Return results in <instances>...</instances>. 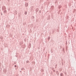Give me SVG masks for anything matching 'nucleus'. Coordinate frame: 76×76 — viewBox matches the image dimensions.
<instances>
[{"label":"nucleus","mask_w":76,"mask_h":76,"mask_svg":"<svg viewBox=\"0 0 76 76\" xmlns=\"http://www.w3.org/2000/svg\"><path fill=\"white\" fill-rule=\"evenodd\" d=\"M50 37H48V41H49V40H50Z\"/></svg>","instance_id":"nucleus-5"},{"label":"nucleus","mask_w":76,"mask_h":76,"mask_svg":"<svg viewBox=\"0 0 76 76\" xmlns=\"http://www.w3.org/2000/svg\"><path fill=\"white\" fill-rule=\"evenodd\" d=\"M61 7V6H59V9H60Z\"/></svg>","instance_id":"nucleus-13"},{"label":"nucleus","mask_w":76,"mask_h":76,"mask_svg":"<svg viewBox=\"0 0 76 76\" xmlns=\"http://www.w3.org/2000/svg\"><path fill=\"white\" fill-rule=\"evenodd\" d=\"M59 75V74L58 73V74H57V75Z\"/></svg>","instance_id":"nucleus-16"},{"label":"nucleus","mask_w":76,"mask_h":76,"mask_svg":"<svg viewBox=\"0 0 76 76\" xmlns=\"http://www.w3.org/2000/svg\"><path fill=\"white\" fill-rule=\"evenodd\" d=\"M58 72V71H57V72H56V73H57Z\"/></svg>","instance_id":"nucleus-17"},{"label":"nucleus","mask_w":76,"mask_h":76,"mask_svg":"<svg viewBox=\"0 0 76 76\" xmlns=\"http://www.w3.org/2000/svg\"><path fill=\"white\" fill-rule=\"evenodd\" d=\"M17 66L16 65H15V66H14V67H16V66Z\"/></svg>","instance_id":"nucleus-10"},{"label":"nucleus","mask_w":76,"mask_h":76,"mask_svg":"<svg viewBox=\"0 0 76 76\" xmlns=\"http://www.w3.org/2000/svg\"><path fill=\"white\" fill-rule=\"evenodd\" d=\"M51 53H53V52H51Z\"/></svg>","instance_id":"nucleus-22"},{"label":"nucleus","mask_w":76,"mask_h":76,"mask_svg":"<svg viewBox=\"0 0 76 76\" xmlns=\"http://www.w3.org/2000/svg\"><path fill=\"white\" fill-rule=\"evenodd\" d=\"M60 76H64V75H63V73H61L60 74Z\"/></svg>","instance_id":"nucleus-3"},{"label":"nucleus","mask_w":76,"mask_h":76,"mask_svg":"<svg viewBox=\"0 0 76 76\" xmlns=\"http://www.w3.org/2000/svg\"><path fill=\"white\" fill-rule=\"evenodd\" d=\"M28 62L27 61V63H28Z\"/></svg>","instance_id":"nucleus-18"},{"label":"nucleus","mask_w":76,"mask_h":76,"mask_svg":"<svg viewBox=\"0 0 76 76\" xmlns=\"http://www.w3.org/2000/svg\"><path fill=\"white\" fill-rule=\"evenodd\" d=\"M63 51H64V49H63Z\"/></svg>","instance_id":"nucleus-15"},{"label":"nucleus","mask_w":76,"mask_h":76,"mask_svg":"<svg viewBox=\"0 0 76 76\" xmlns=\"http://www.w3.org/2000/svg\"><path fill=\"white\" fill-rule=\"evenodd\" d=\"M41 72H44V69H42L41 70Z\"/></svg>","instance_id":"nucleus-7"},{"label":"nucleus","mask_w":76,"mask_h":76,"mask_svg":"<svg viewBox=\"0 0 76 76\" xmlns=\"http://www.w3.org/2000/svg\"><path fill=\"white\" fill-rule=\"evenodd\" d=\"M39 12L40 13H41V10H39Z\"/></svg>","instance_id":"nucleus-9"},{"label":"nucleus","mask_w":76,"mask_h":76,"mask_svg":"<svg viewBox=\"0 0 76 76\" xmlns=\"http://www.w3.org/2000/svg\"><path fill=\"white\" fill-rule=\"evenodd\" d=\"M1 15H2V14H1Z\"/></svg>","instance_id":"nucleus-21"},{"label":"nucleus","mask_w":76,"mask_h":76,"mask_svg":"<svg viewBox=\"0 0 76 76\" xmlns=\"http://www.w3.org/2000/svg\"><path fill=\"white\" fill-rule=\"evenodd\" d=\"M62 64L63 65V62H62Z\"/></svg>","instance_id":"nucleus-14"},{"label":"nucleus","mask_w":76,"mask_h":76,"mask_svg":"<svg viewBox=\"0 0 76 76\" xmlns=\"http://www.w3.org/2000/svg\"><path fill=\"white\" fill-rule=\"evenodd\" d=\"M20 72H21V71H20Z\"/></svg>","instance_id":"nucleus-20"},{"label":"nucleus","mask_w":76,"mask_h":76,"mask_svg":"<svg viewBox=\"0 0 76 76\" xmlns=\"http://www.w3.org/2000/svg\"><path fill=\"white\" fill-rule=\"evenodd\" d=\"M53 72H55V70L53 69Z\"/></svg>","instance_id":"nucleus-11"},{"label":"nucleus","mask_w":76,"mask_h":76,"mask_svg":"<svg viewBox=\"0 0 76 76\" xmlns=\"http://www.w3.org/2000/svg\"><path fill=\"white\" fill-rule=\"evenodd\" d=\"M25 15H26V14H27V12H26V11L25 13H24Z\"/></svg>","instance_id":"nucleus-8"},{"label":"nucleus","mask_w":76,"mask_h":76,"mask_svg":"<svg viewBox=\"0 0 76 76\" xmlns=\"http://www.w3.org/2000/svg\"><path fill=\"white\" fill-rule=\"evenodd\" d=\"M23 69H24V68H22L21 69V70H23Z\"/></svg>","instance_id":"nucleus-12"},{"label":"nucleus","mask_w":76,"mask_h":76,"mask_svg":"<svg viewBox=\"0 0 76 76\" xmlns=\"http://www.w3.org/2000/svg\"><path fill=\"white\" fill-rule=\"evenodd\" d=\"M5 72H6V71H5Z\"/></svg>","instance_id":"nucleus-19"},{"label":"nucleus","mask_w":76,"mask_h":76,"mask_svg":"<svg viewBox=\"0 0 76 76\" xmlns=\"http://www.w3.org/2000/svg\"><path fill=\"white\" fill-rule=\"evenodd\" d=\"M4 12L5 13H6V12H7V11H6V10H5L4 11Z\"/></svg>","instance_id":"nucleus-6"},{"label":"nucleus","mask_w":76,"mask_h":76,"mask_svg":"<svg viewBox=\"0 0 76 76\" xmlns=\"http://www.w3.org/2000/svg\"><path fill=\"white\" fill-rule=\"evenodd\" d=\"M38 12V9H37L36 10V12Z\"/></svg>","instance_id":"nucleus-4"},{"label":"nucleus","mask_w":76,"mask_h":76,"mask_svg":"<svg viewBox=\"0 0 76 76\" xmlns=\"http://www.w3.org/2000/svg\"><path fill=\"white\" fill-rule=\"evenodd\" d=\"M4 10H6V7H5V6H3L2 7V10L3 11Z\"/></svg>","instance_id":"nucleus-1"},{"label":"nucleus","mask_w":76,"mask_h":76,"mask_svg":"<svg viewBox=\"0 0 76 76\" xmlns=\"http://www.w3.org/2000/svg\"><path fill=\"white\" fill-rule=\"evenodd\" d=\"M25 6L26 7H28V3L26 2L25 3Z\"/></svg>","instance_id":"nucleus-2"}]
</instances>
